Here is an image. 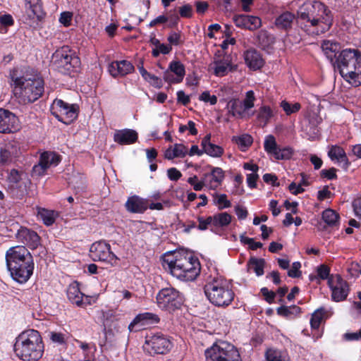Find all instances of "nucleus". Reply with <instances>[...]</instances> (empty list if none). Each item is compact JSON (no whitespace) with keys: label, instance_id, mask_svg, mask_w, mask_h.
I'll return each instance as SVG.
<instances>
[{"label":"nucleus","instance_id":"16","mask_svg":"<svg viewBox=\"0 0 361 361\" xmlns=\"http://www.w3.org/2000/svg\"><path fill=\"white\" fill-rule=\"evenodd\" d=\"M60 160L59 156L56 153L44 152L41 154L38 164L34 166L32 172L36 176H42L48 168L51 165H57Z\"/></svg>","mask_w":361,"mask_h":361},{"label":"nucleus","instance_id":"19","mask_svg":"<svg viewBox=\"0 0 361 361\" xmlns=\"http://www.w3.org/2000/svg\"><path fill=\"white\" fill-rule=\"evenodd\" d=\"M233 21L237 27L250 30H257L262 25L261 19L259 17L243 14L234 16Z\"/></svg>","mask_w":361,"mask_h":361},{"label":"nucleus","instance_id":"13","mask_svg":"<svg viewBox=\"0 0 361 361\" xmlns=\"http://www.w3.org/2000/svg\"><path fill=\"white\" fill-rule=\"evenodd\" d=\"M7 267L16 269L18 264L23 260L24 263H30L33 261L32 256L25 246H15L8 249L6 254Z\"/></svg>","mask_w":361,"mask_h":361},{"label":"nucleus","instance_id":"5","mask_svg":"<svg viewBox=\"0 0 361 361\" xmlns=\"http://www.w3.org/2000/svg\"><path fill=\"white\" fill-rule=\"evenodd\" d=\"M11 75L16 88L19 89V93L24 102H34L42 95L44 80L37 72H27L20 77L16 76L13 72Z\"/></svg>","mask_w":361,"mask_h":361},{"label":"nucleus","instance_id":"22","mask_svg":"<svg viewBox=\"0 0 361 361\" xmlns=\"http://www.w3.org/2000/svg\"><path fill=\"white\" fill-rule=\"evenodd\" d=\"M159 317H135L128 326L130 331H139L157 324Z\"/></svg>","mask_w":361,"mask_h":361},{"label":"nucleus","instance_id":"27","mask_svg":"<svg viewBox=\"0 0 361 361\" xmlns=\"http://www.w3.org/2000/svg\"><path fill=\"white\" fill-rule=\"evenodd\" d=\"M328 155L331 160H336L340 163H343V168L345 170L348 169L350 162L342 147L337 145L331 146L328 152Z\"/></svg>","mask_w":361,"mask_h":361},{"label":"nucleus","instance_id":"28","mask_svg":"<svg viewBox=\"0 0 361 361\" xmlns=\"http://www.w3.org/2000/svg\"><path fill=\"white\" fill-rule=\"evenodd\" d=\"M274 37L266 30H261L257 35V44L264 50L270 52L274 43Z\"/></svg>","mask_w":361,"mask_h":361},{"label":"nucleus","instance_id":"58","mask_svg":"<svg viewBox=\"0 0 361 361\" xmlns=\"http://www.w3.org/2000/svg\"><path fill=\"white\" fill-rule=\"evenodd\" d=\"M333 194L329 190V186L326 185L323 188L322 190L318 192L317 199L319 201H322L326 198H331Z\"/></svg>","mask_w":361,"mask_h":361},{"label":"nucleus","instance_id":"9","mask_svg":"<svg viewBox=\"0 0 361 361\" xmlns=\"http://www.w3.org/2000/svg\"><path fill=\"white\" fill-rule=\"evenodd\" d=\"M79 108L76 104H69L61 99H55L51 106V114L62 123L68 125L78 115Z\"/></svg>","mask_w":361,"mask_h":361},{"label":"nucleus","instance_id":"64","mask_svg":"<svg viewBox=\"0 0 361 361\" xmlns=\"http://www.w3.org/2000/svg\"><path fill=\"white\" fill-rule=\"evenodd\" d=\"M0 23L4 26H11L14 21L12 16L9 14H4L0 16Z\"/></svg>","mask_w":361,"mask_h":361},{"label":"nucleus","instance_id":"37","mask_svg":"<svg viewBox=\"0 0 361 361\" xmlns=\"http://www.w3.org/2000/svg\"><path fill=\"white\" fill-rule=\"evenodd\" d=\"M264 259L251 257L248 262V267L250 269H252L257 276H261L264 274Z\"/></svg>","mask_w":361,"mask_h":361},{"label":"nucleus","instance_id":"34","mask_svg":"<svg viewBox=\"0 0 361 361\" xmlns=\"http://www.w3.org/2000/svg\"><path fill=\"white\" fill-rule=\"evenodd\" d=\"M228 111L233 116L242 118L243 116L245 109L243 106L242 102L238 99H231L227 104Z\"/></svg>","mask_w":361,"mask_h":361},{"label":"nucleus","instance_id":"31","mask_svg":"<svg viewBox=\"0 0 361 361\" xmlns=\"http://www.w3.org/2000/svg\"><path fill=\"white\" fill-rule=\"evenodd\" d=\"M322 220L326 224V226H324L322 228H326L328 227H337L339 225V214L334 210L331 209H325L322 212Z\"/></svg>","mask_w":361,"mask_h":361},{"label":"nucleus","instance_id":"63","mask_svg":"<svg viewBox=\"0 0 361 361\" xmlns=\"http://www.w3.org/2000/svg\"><path fill=\"white\" fill-rule=\"evenodd\" d=\"M336 172V169L334 168H331L329 170L324 169L321 171V176L329 180L334 179L337 177Z\"/></svg>","mask_w":361,"mask_h":361},{"label":"nucleus","instance_id":"60","mask_svg":"<svg viewBox=\"0 0 361 361\" xmlns=\"http://www.w3.org/2000/svg\"><path fill=\"white\" fill-rule=\"evenodd\" d=\"M167 175L170 180L175 181L178 180L182 176L180 171L176 168H171L168 169Z\"/></svg>","mask_w":361,"mask_h":361},{"label":"nucleus","instance_id":"41","mask_svg":"<svg viewBox=\"0 0 361 361\" xmlns=\"http://www.w3.org/2000/svg\"><path fill=\"white\" fill-rule=\"evenodd\" d=\"M267 361H287L286 353L275 349H269L266 353Z\"/></svg>","mask_w":361,"mask_h":361},{"label":"nucleus","instance_id":"59","mask_svg":"<svg viewBox=\"0 0 361 361\" xmlns=\"http://www.w3.org/2000/svg\"><path fill=\"white\" fill-rule=\"evenodd\" d=\"M329 271H330L329 268L325 264L320 265L317 269L318 276L322 279H328L329 276Z\"/></svg>","mask_w":361,"mask_h":361},{"label":"nucleus","instance_id":"6","mask_svg":"<svg viewBox=\"0 0 361 361\" xmlns=\"http://www.w3.org/2000/svg\"><path fill=\"white\" fill-rule=\"evenodd\" d=\"M204 293L214 305L227 306L233 299V293L222 280L214 279L204 286Z\"/></svg>","mask_w":361,"mask_h":361},{"label":"nucleus","instance_id":"44","mask_svg":"<svg viewBox=\"0 0 361 361\" xmlns=\"http://www.w3.org/2000/svg\"><path fill=\"white\" fill-rule=\"evenodd\" d=\"M281 106L287 115H290L291 114L298 112L300 109L301 105L299 103L290 104L286 101H282Z\"/></svg>","mask_w":361,"mask_h":361},{"label":"nucleus","instance_id":"43","mask_svg":"<svg viewBox=\"0 0 361 361\" xmlns=\"http://www.w3.org/2000/svg\"><path fill=\"white\" fill-rule=\"evenodd\" d=\"M264 149L269 154L274 155L275 152L278 149L277 144L275 137L270 135H268L264 141Z\"/></svg>","mask_w":361,"mask_h":361},{"label":"nucleus","instance_id":"1","mask_svg":"<svg viewBox=\"0 0 361 361\" xmlns=\"http://www.w3.org/2000/svg\"><path fill=\"white\" fill-rule=\"evenodd\" d=\"M162 265L173 276L182 281H192L200 272V264L198 259L192 254L184 251L164 255Z\"/></svg>","mask_w":361,"mask_h":361},{"label":"nucleus","instance_id":"17","mask_svg":"<svg viewBox=\"0 0 361 361\" xmlns=\"http://www.w3.org/2000/svg\"><path fill=\"white\" fill-rule=\"evenodd\" d=\"M16 267V270L11 267H8L9 271L14 280L22 283L26 282L31 275L32 274L34 269V262L31 261L30 263L23 264L22 266L18 264Z\"/></svg>","mask_w":361,"mask_h":361},{"label":"nucleus","instance_id":"12","mask_svg":"<svg viewBox=\"0 0 361 361\" xmlns=\"http://www.w3.org/2000/svg\"><path fill=\"white\" fill-rule=\"evenodd\" d=\"M90 251L94 261L105 262L111 266L117 264L118 258L111 251L110 245L104 241L94 243Z\"/></svg>","mask_w":361,"mask_h":361},{"label":"nucleus","instance_id":"14","mask_svg":"<svg viewBox=\"0 0 361 361\" xmlns=\"http://www.w3.org/2000/svg\"><path fill=\"white\" fill-rule=\"evenodd\" d=\"M331 289L332 299L336 302L343 301L346 299L349 293V285L340 275L331 276L328 280Z\"/></svg>","mask_w":361,"mask_h":361},{"label":"nucleus","instance_id":"2","mask_svg":"<svg viewBox=\"0 0 361 361\" xmlns=\"http://www.w3.org/2000/svg\"><path fill=\"white\" fill-rule=\"evenodd\" d=\"M330 11L319 1L308 0L298 9L297 21L305 28L314 27L317 32H324L331 25Z\"/></svg>","mask_w":361,"mask_h":361},{"label":"nucleus","instance_id":"49","mask_svg":"<svg viewBox=\"0 0 361 361\" xmlns=\"http://www.w3.org/2000/svg\"><path fill=\"white\" fill-rule=\"evenodd\" d=\"M197 221L199 222L197 228L201 231L207 229L209 225H213L212 216H208L207 219H204L202 216H198Z\"/></svg>","mask_w":361,"mask_h":361},{"label":"nucleus","instance_id":"39","mask_svg":"<svg viewBox=\"0 0 361 361\" xmlns=\"http://www.w3.org/2000/svg\"><path fill=\"white\" fill-rule=\"evenodd\" d=\"M169 70L171 71L179 80H183L185 75V67L180 61H173L170 63Z\"/></svg>","mask_w":361,"mask_h":361},{"label":"nucleus","instance_id":"7","mask_svg":"<svg viewBox=\"0 0 361 361\" xmlns=\"http://www.w3.org/2000/svg\"><path fill=\"white\" fill-rule=\"evenodd\" d=\"M207 361H240L235 346L226 341H219L205 351Z\"/></svg>","mask_w":361,"mask_h":361},{"label":"nucleus","instance_id":"51","mask_svg":"<svg viewBox=\"0 0 361 361\" xmlns=\"http://www.w3.org/2000/svg\"><path fill=\"white\" fill-rule=\"evenodd\" d=\"M192 13V6L190 4H185L179 8V13L182 18H191Z\"/></svg>","mask_w":361,"mask_h":361},{"label":"nucleus","instance_id":"29","mask_svg":"<svg viewBox=\"0 0 361 361\" xmlns=\"http://www.w3.org/2000/svg\"><path fill=\"white\" fill-rule=\"evenodd\" d=\"M231 59L230 56H224L220 60L216 61L214 73L217 76H224L228 73V70L233 71V67L231 64Z\"/></svg>","mask_w":361,"mask_h":361},{"label":"nucleus","instance_id":"53","mask_svg":"<svg viewBox=\"0 0 361 361\" xmlns=\"http://www.w3.org/2000/svg\"><path fill=\"white\" fill-rule=\"evenodd\" d=\"M164 80L168 83H179L182 82L169 69L164 73Z\"/></svg>","mask_w":361,"mask_h":361},{"label":"nucleus","instance_id":"45","mask_svg":"<svg viewBox=\"0 0 361 361\" xmlns=\"http://www.w3.org/2000/svg\"><path fill=\"white\" fill-rule=\"evenodd\" d=\"M11 147H12V145H6L5 147L0 149V162L1 164H5L11 161Z\"/></svg>","mask_w":361,"mask_h":361},{"label":"nucleus","instance_id":"25","mask_svg":"<svg viewBox=\"0 0 361 361\" xmlns=\"http://www.w3.org/2000/svg\"><path fill=\"white\" fill-rule=\"evenodd\" d=\"M244 59L247 66L254 71L261 68L264 66V60L260 54L255 49H249L244 54Z\"/></svg>","mask_w":361,"mask_h":361},{"label":"nucleus","instance_id":"47","mask_svg":"<svg viewBox=\"0 0 361 361\" xmlns=\"http://www.w3.org/2000/svg\"><path fill=\"white\" fill-rule=\"evenodd\" d=\"M255 100V97L253 91H248L246 93L245 99L242 102L245 111L250 109L254 106Z\"/></svg>","mask_w":361,"mask_h":361},{"label":"nucleus","instance_id":"50","mask_svg":"<svg viewBox=\"0 0 361 361\" xmlns=\"http://www.w3.org/2000/svg\"><path fill=\"white\" fill-rule=\"evenodd\" d=\"M301 264L299 262H293L291 269L288 271V275L292 278H299L301 276L300 269Z\"/></svg>","mask_w":361,"mask_h":361},{"label":"nucleus","instance_id":"11","mask_svg":"<svg viewBox=\"0 0 361 361\" xmlns=\"http://www.w3.org/2000/svg\"><path fill=\"white\" fill-rule=\"evenodd\" d=\"M171 347L170 340L161 334L147 336L143 345L144 350L149 354H165Z\"/></svg>","mask_w":361,"mask_h":361},{"label":"nucleus","instance_id":"62","mask_svg":"<svg viewBox=\"0 0 361 361\" xmlns=\"http://www.w3.org/2000/svg\"><path fill=\"white\" fill-rule=\"evenodd\" d=\"M72 13L70 12H63L61 14L59 21L61 23L63 24L65 26H68L71 24V21L72 20Z\"/></svg>","mask_w":361,"mask_h":361},{"label":"nucleus","instance_id":"40","mask_svg":"<svg viewBox=\"0 0 361 361\" xmlns=\"http://www.w3.org/2000/svg\"><path fill=\"white\" fill-rule=\"evenodd\" d=\"M273 116V112L271 109L267 106H264L259 108L257 115V119L260 123L263 124V126H266L269 120Z\"/></svg>","mask_w":361,"mask_h":361},{"label":"nucleus","instance_id":"8","mask_svg":"<svg viewBox=\"0 0 361 361\" xmlns=\"http://www.w3.org/2000/svg\"><path fill=\"white\" fill-rule=\"evenodd\" d=\"M54 63L59 72L63 74L75 73L80 68V60L71 51L61 49L56 51L53 56Z\"/></svg>","mask_w":361,"mask_h":361},{"label":"nucleus","instance_id":"46","mask_svg":"<svg viewBox=\"0 0 361 361\" xmlns=\"http://www.w3.org/2000/svg\"><path fill=\"white\" fill-rule=\"evenodd\" d=\"M204 152L212 157H220L224 149L220 146L211 143L204 149Z\"/></svg>","mask_w":361,"mask_h":361},{"label":"nucleus","instance_id":"52","mask_svg":"<svg viewBox=\"0 0 361 361\" xmlns=\"http://www.w3.org/2000/svg\"><path fill=\"white\" fill-rule=\"evenodd\" d=\"M49 337L51 341L57 344H63L66 342L65 336L61 333L51 331L49 334Z\"/></svg>","mask_w":361,"mask_h":361},{"label":"nucleus","instance_id":"23","mask_svg":"<svg viewBox=\"0 0 361 361\" xmlns=\"http://www.w3.org/2000/svg\"><path fill=\"white\" fill-rule=\"evenodd\" d=\"M137 133L132 129L116 130L114 133V141L120 145H130L137 140Z\"/></svg>","mask_w":361,"mask_h":361},{"label":"nucleus","instance_id":"20","mask_svg":"<svg viewBox=\"0 0 361 361\" xmlns=\"http://www.w3.org/2000/svg\"><path fill=\"white\" fill-rule=\"evenodd\" d=\"M134 71L133 65L128 61H116L109 66V72L114 77H123Z\"/></svg>","mask_w":361,"mask_h":361},{"label":"nucleus","instance_id":"15","mask_svg":"<svg viewBox=\"0 0 361 361\" xmlns=\"http://www.w3.org/2000/svg\"><path fill=\"white\" fill-rule=\"evenodd\" d=\"M19 129L18 117L8 110L0 109V133H13Z\"/></svg>","mask_w":361,"mask_h":361},{"label":"nucleus","instance_id":"33","mask_svg":"<svg viewBox=\"0 0 361 361\" xmlns=\"http://www.w3.org/2000/svg\"><path fill=\"white\" fill-rule=\"evenodd\" d=\"M322 48L324 54L331 62L334 61V59H336L337 54L340 53V46L336 42L324 41L322 44Z\"/></svg>","mask_w":361,"mask_h":361},{"label":"nucleus","instance_id":"24","mask_svg":"<svg viewBox=\"0 0 361 361\" xmlns=\"http://www.w3.org/2000/svg\"><path fill=\"white\" fill-rule=\"evenodd\" d=\"M18 238L26 245L35 249L39 243L37 233L26 228H22L18 233Z\"/></svg>","mask_w":361,"mask_h":361},{"label":"nucleus","instance_id":"4","mask_svg":"<svg viewBox=\"0 0 361 361\" xmlns=\"http://www.w3.org/2000/svg\"><path fill=\"white\" fill-rule=\"evenodd\" d=\"M333 65L347 82L355 86L361 85V53L357 49L342 50Z\"/></svg>","mask_w":361,"mask_h":361},{"label":"nucleus","instance_id":"18","mask_svg":"<svg viewBox=\"0 0 361 361\" xmlns=\"http://www.w3.org/2000/svg\"><path fill=\"white\" fill-rule=\"evenodd\" d=\"M25 8L30 20L40 22L45 16L41 0H25Z\"/></svg>","mask_w":361,"mask_h":361},{"label":"nucleus","instance_id":"54","mask_svg":"<svg viewBox=\"0 0 361 361\" xmlns=\"http://www.w3.org/2000/svg\"><path fill=\"white\" fill-rule=\"evenodd\" d=\"M8 180L13 185L18 183L21 180L20 172L16 169H12L9 173Z\"/></svg>","mask_w":361,"mask_h":361},{"label":"nucleus","instance_id":"48","mask_svg":"<svg viewBox=\"0 0 361 361\" xmlns=\"http://www.w3.org/2000/svg\"><path fill=\"white\" fill-rule=\"evenodd\" d=\"M292 154L293 150L290 148H278L274 156L276 159H288L290 158Z\"/></svg>","mask_w":361,"mask_h":361},{"label":"nucleus","instance_id":"42","mask_svg":"<svg viewBox=\"0 0 361 361\" xmlns=\"http://www.w3.org/2000/svg\"><path fill=\"white\" fill-rule=\"evenodd\" d=\"M38 216L43 221L44 224L47 226L52 225L55 221L54 212L45 209H39Z\"/></svg>","mask_w":361,"mask_h":361},{"label":"nucleus","instance_id":"38","mask_svg":"<svg viewBox=\"0 0 361 361\" xmlns=\"http://www.w3.org/2000/svg\"><path fill=\"white\" fill-rule=\"evenodd\" d=\"M277 312L279 314L283 316L297 315L305 313L304 311H302L301 307L297 305H293L289 307L281 306L277 309Z\"/></svg>","mask_w":361,"mask_h":361},{"label":"nucleus","instance_id":"32","mask_svg":"<svg viewBox=\"0 0 361 361\" xmlns=\"http://www.w3.org/2000/svg\"><path fill=\"white\" fill-rule=\"evenodd\" d=\"M67 296L71 302L76 304L78 306L82 305L83 294L80 292L78 283L74 282L68 286Z\"/></svg>","mask_w":361,"mask_h":361},{"label":"nucleus","instance_id":"55","mask_svg":"<svg viewBox=\"0 0 361 361\" xmlns=\"http://www.w3.org/2000/svg\"><path fill=\"white\" fill-rule=\"evenodd\" d=\"M173 148L176 157H184L187 154V148L182 144H175Z\"/></svg>","mask_w":361,"mask_h":361},{"label":"nucleus","instance_id":"26","mask_svg":"<svg viewBox=\"0 0 361 361\" xmlns=\"http://www.w3.org/2000/svg\"><path fill=\"white\" fill-rule=\"evenodd\" d=\"M224 178V173L221 168H214L210 173H205L204 179L208 182L209 188L212 189L216 188L222 182Z\"/></svg>","mask_w":361,"mask_h":361},{"label":"nucleus","instance_id":"21","mask_svg":"<svg viewBox=\"0 0 361 361\" xmlns=\"http://www.w3.org/2000/svg\"><path fill=\"white\" fill-rule=\"evenodd\" d=\"M125 206L130 213H143L148 208V200L133 195L128 197Z\"/></svg>","mask_w":361,"mask_h":361},{"label":"nucleus","instance_id":"57","mask_svg":"<svg viewBox=\"0 0 361 361\" xmlns=\"http://www.w3.org/2000/svg\"><path fill=\"white\" fill-rule=\"evenodd\" d=\"M146 80L157 88H161L163 86L161 79L151 73L148 76V80Z\"/></svg>","mask_w":361,"mask_h":361},{"label":"nucleus","instance_id":"10","mask_svg":"<svg viewBox=\"0 0 361 361\" xmlns=\"http://www.w3.org/2000/svg\"><path fill=\"white\" fill-rule=\"evenodd\" d=\"M157 300L159 307L168 310L169 313L180 308L182 305L179 293L173 288L161 290L157 296Z\"/></svg>","mask_w":361,"mask_h":361},{"label":"nucleus","instance_id":"61","mask_svg":"<svg viewBox=\"0 0 361 361\" xmlns=\"http://www.w3.org/2000/svg\"><path fill=\"white\" fill-rule=\"evenodd\" d=\"M196 6V11L199 14H203L208 9L209 4L206 1H197L195 2Z\"/></svg>","mask_w":361,"mask_h":361},{"label":"nucleus","instance_id":"3","mask_svg":"<svg viewBox=\"0 0 361 361\" xmlns=\"http://www.w3.org/2000/svg\"><path fill=\"white\" fill-rule=\"evenodd\" d=\"M44 351L42 338L36 330H25L16 338L15 354L23 361H38L42 357Z\"/></svg>","mask_w":361,"mask_h":361},{"label":"nucleus","instance_id":"35","mask_svg":"<svg viewBox=\"0 0 361 361\" xmlns=\"http://www.w3.org/2000/svg\"><path fill=\"white\" fill-rule=\"evenodd\" d=\"M232 141L238 145L241 151H245L253 142L252 137L248 134H243L240 136H233Z\"/></svg>","mask_w":361,"mask_h":361},{"label":"nucleus","instance_id":"30","mask_svg":"<svg viewBox=\"0 0 361 361\" xmlns=\"http://www.w3.org/2000/svg\"><path fill=\"white\" fill-rule=\"evenodd\" d=\"M295 19L293 13L286 11L281 14L276 19L275 24L278 28L287 30L292 27V25Z\"/></svg>","mask_w":361,"mask_h":361},{"label":"nucleus","instance_id":"56","mask_svg":"<svg viewBox=\"0 0 361 361\" xmlns=\"http://www.w3.org/2000/svg\"><path fill=\"white\" fill-rule=\"evenodd\" d=\"M200 100L204 102H209L212 105L216 104L217 98L215 95L211 96L209 92H204L200 96Z\"/></svg>","mask_w":361,"mask_h":361},{"label":"nucleus","instance_id":"36","mask_svg":"<svg viewBox=\"0 0 361 361\" xmlns=\"http://www.w3.org/2000/svg\"><path fill=\"white\" fill-rule=\"evenodd\" d=\"M213 226H226L231 221V216L227 212L216 214L212 216Z\"/></svg>","mask_w":361,"mask_h":361}]
</instances>
